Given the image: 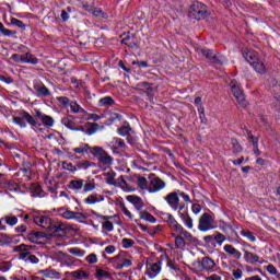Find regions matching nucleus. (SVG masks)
<instances>
[{"instance_id": "nucleus-7", "label": "nucleus", "mask_w": 280, "mask_h": 280, "mask_svg": "<svg viewBox=\"0 0 280 280\" xmlns=\"http://www.w3.org/2000/svg\"><path fill=\"white\" fill-rule=\"evenodd\" d=\"M20 115L21 117L13 116V124H16L20 128H27V124H30V126H36V119H34V116H31L30 113L23 110ZM25 121H27V124H25Z\"/></svg>"}, {"instance_id": "nucleus-4", "label": "nucleus", "mask_w": 280, "mask_h": 280, "mask_svg": "<svg viewBox=\"0 0 280 280\" xmlns=\"http://www.w3.org/2000/svg\"><path fill=\"white\" fill-rule=\"evenodd\" d=\"M188 16L196 21H202L207 16V5L202 2H194L189 8Z\"/></svg>"}, {"instance_id": "nucleus-58", "label": "nucleus", "mask_w": 280, "mask_h": 280, "mask_svg": "<svg viewBox=\"0 0 280 280\" xmlns=\"http://www.w3.org/2000/svg\"><path fill=\"white\" fill-rule=\"evenodd\" d=\"M11 25H15V27H20V30H25V23L16 18L11 19Z\"/></svg>"}, {"instance_id": "nucleus-37", "label": "nucleus", "mask_w": 280, "mask_h": 280, "mask_svg": "<svg viewBox=\"0 0 280 280\" xmlns=\"http://www.w3.org/2000/svg\"><path fill=\"white\" fill-rule=\"evenodd\" d=\"M139 215L140 220H144V222H150L151 224H154L156 222V218H154V215H152L148 211H140Z\"/></svg>"}, {"instance_id": "nucleus-18", "label": "nucleus", "mask_w": 280, "mask_h": 280, "mask_svg": "<svg viewBox=\"0 0 280 280\" xmlns=\"http://www.w3.org/2000/svg\"><path fill=\"white\" fill-rule=\"evenodd\" d=\"M44 237H47V234L45 232H38V231H32L26 235V240L31 242L32 244H38Z\"/></svg>"}, {"instance_id": "nucleus-47", "label": "nucleus", "mask_w": 280, "mask_h": 280, "mask_svg": "<svg viewBox=\"0 0 280 280\" xmlns=\"http://www.w3.org/2000/svg\"><path fill=\"white\" fill-rule=\"evenodd\" d=\"M10 244H12V237L0 234V246H10Z\"/></svg>"}, {"instance_id": "nucleus-42", "label": "nucleus", "mask_w": 280, "mask_h": 280, "mask_svg": "<svg viewBox=\"0 0 280 280\" xmlns=\"http://www.w3.org/2000/svg\"><path fill=\"white\" fill-rule=\"evenodd\" d=\"M42 124L46 126L47 128H54V117L44 115L42 118Z\"/></svg>"}, {"instance_id": "nucleus-29", "label": "nucleus", "mask_w": 280, "mask_h": 280, "mask_svg": "<svg viewBox=\"0 0 280 280\" xmlns=\"http://www.w3.org/2000/svg\"><path fill=\"white\" fill-rule=\"evenodd\" d=\"M22 65H38V58L31 52H26L22 55Z\"/></svg>"}, {"instance_id": "nucleus-35", "label": "nucleus", "mask_w": 280, "mask_h": 280, "mask_svg": "<svg viewBox=\"0 0 280 280\" xmlns=\"http://www.w3.org/2000/svg\"><path fill=\"white\" fill-rule=\"evenodd\" d=\"M172 237H174L175 240L176 248H179L180 250H183V248L187 246V242L184 240V237L180 234L175 235L174 233H172Z\"/></svg>"}, {"instance_id": "nucleus-33", "label": "nucleus", "mask_w": 280, "mask_h": 280, "mask_svg": "<svg viewBox=\"0 0 280 280\" xmlns=\"http://www.w3.org/2000/svg\"><path fill=\"white\" fill-rule=\"evenodd\" d=\"M83 128L86 129L83 132H85V135L91 136V135H95V132L100 130V125L96 122H86Z\"/></svg>"}, {"instance_id": "nucleus-45", "label": "nucleus", "mask_w": 280, "mask_h": 280, "mask_svg": "<svg viewBox=\"0 0 280 280\" xmlns=\"http://www.w3.org/2000/svg\"><path fill=\"white\" fill-rule=\"evenodd\" d=\"M89 167H95V163L83 161L77 164V170H89Z\"/></svg>"}, {"instance_id": "nucleus-9", "label": "nucleus", "mask_w": 280, "mask_h": 280, "mask_svg": "<svg viewBox=\"0 0 280 280\" xmlns=\"http://www.w3.org/2000/svg\"><path fill=\"white\" fill-rule=\"evenodd\" d=\"M161 268H162L161 261H156V262L147 261L144 275H147L149 279H156V277L161 275Z\"/></svg>"}, {"instance_id": "nucleus-61", "label": "nucleus", "mask_w": 280, "mask_h": 280, "mask_svg": "<svg viewBox=\"0 0 280 280\" xmlns=\"http://www.w3.org/2000/svg\"><path fill=\"white\" fill-rule=\"evenodd\" d=\"M10 268H12V262H10V261H4L0 265L1 272H8V271H10Z\"/></svg>"}, {"instance_id": "nucleus-27", "label": "nucleus", "mask_w": 280, "mask_h": 280, "mask_svg": "<svg viewBox=\"0 0 280 280\" xmlns=\"http://www.w3.org/2000/svg\"><path fill=\"white\" fill-rule=\"evenodd\" d=\"M50 235L56 233H67V225L65 223H51V228L49 230Z\"/></svg>"}, {"instance_id": "nucleus-36", "label": "nucleus", "mask_w": 280, "mask_h": 280, "mask_svg": "<svg viewBox=\"0 0 280 280\" xmlns=\"http://www.w3.org/2000/svg\"><path fill=\"white\" fill-rule=\"evenodd\" d=\"M93 148H91V145L86 144V143H81L79 147L73 148L72 152H74L75 154H86V152H91Z\"/></svg>"}, {"instance_id": "nucleus-6", "label": "nucleus", "mask_w": 280, "mask_h": 280, "mask_svg": "<svg viewBox=\"0 0 280 280\" xmlns=\"http://www.w3.org/2000/svg\"><path fill=\"white\" fill-rule=\"evenodd\" d=\"M213 229H215V220L211 214L203 213L199 219L198 230L205 233Z\"/></svg>"}, {"instance_id": "nucleus-46", "label": "nucleus", "mask_w": 280, "mask_h": 280, "mask_svg": "<svg viewBox=\"0 0 280 280\" xmlns=\"http://www.w3.org/2000/svg\"><path fill=\"white\" fill-rule=\"evenodd\" d=\"M116 176H117V173H115V172L106 173L107 185H117V182L115 180Z\"/></svg>"}, {"instance_id": "nucleus-32", "label": "nucleus", "mask_w": 280, "mask_h": 280, "mask_svg": "<svg viewBox=\"0 0 280 280\" xmlns=\"http://www.w3.org/2000/svg\"><path fill=\"white\" fill-rule=\"evenodd\" d=\"M252 67L256 71V73H259L260 75L266 74V71H268V69H266V65H264V61H261V59H258L256 62H254Z\"/></svg>"}, {"instance_id": "nucleus-20", "label": "nucleus", "mask_w": 280, "mask_h": 280, "mask_svg": "<svg viewBox=\"0 0 280 280\" xmlns=\"http://www.w3.org/2000/svg\"><path fill=\"white\" fill-rule=\"evenodd\" d=\"M176 233L177 235L183 236L185 242H188V244H198V238L189 233V231L185 230V228L182 226V229Z\"/></svg>"}, {"instance_id": "nucleus-28", "label": "nucleus", "mask_w": 280, "mask_h": 280, "mask_svg": "<svg viewBox=\"0 0 280 280\" xmlns=\"http://www.w3.org/2000/svg\"><path fill=\"white\" fill-rule=\"evenodd\" d=\"M223 250L226 252L228 255L235 257V259H242V252L237 250L235 247H233V245H224Z\"/></svg>"}, {"instance_id": "nucleus-11", "label": "nucleus", "mask_w": 280, "mask_h": 280, "mask_svg": "<svg viewBox=\"0 0 280 280\" xmlns=\"http://www.w3.org/2000/svg\"><path fill=\"white\" fill-rule=\"evenodd\" d=\"M199 266L202 272H215L218 268V264L215 262V260H213V258L209 256L203 257L199 262Z\"/></svg>"}, {"instance_id": "nucleus-10", "label": "nucleus", "mask_w": 280, "mask_h": 280, "mask_svg": "<svg viewBox=\"0 0 280 280\" xmlns=\"http://www.w3.org/2000/svg\"><path fill=\"white\" fill-rule=\"evenodd\" d=\"M62 126L74 132H84V126L78 125L73 116H67L61 119Z\"/></svg>"}, {"instance_id": "nucleus-40", "label": "nucleus", "mask_w": 280, "mask_h": 280, "mask_svg": "<svg viewBox=\"0 0 280 280\" xmlns=\"http://www.w3.org/2000/svg\"><path fill=\"white\" fill-rule=\"evenodd\" d=\"M68 253H70V255H74V257H84V255H86V250L80 247H71L68 249Z\"/></svg>"}, {"instance_id": "nucleus-48", "label": "nucleus", "mask_w": 280, "mask_h": 280, "mask_svg": "<svg viewBox=\"0 0 280 280\" xmlns=\"http://www.w3.org/2000/svg\"><path fill=\"white\" fill-rule=\"evenodd\" d=\"M4 221L9 226H16L19 224V219L12 215H5Z\"/></svg>"}, {"instance_id": "nucleus-2", "label": "nucleus", "mask_w": 280, "mask_h": 280, "mask_svg": "<svg viewBox=\"0 0 280 280\" xmlns=\"http://www.w3.org/2000/svg\"><path fill=\"white\" fill-rule=\"evenodd\" d=\"M197 55L199 58H206L210 62H213L214 65H223V62H226V59L222 55H218L215 50L211 49H205V48H197L196 49Z\"/></svg>"}, {"instance_id": "nucleus-56", "label": "nucleus", "mask_w": 280, "mask_h": 280, "mask_svg": "<svg viewBox=\"0 0 280 280\" xmlns=\"http://www.w3.org/2000/svg\"><path fill=\"white\" fill-rule=\"evenodd\" d=\"M63 170H67L68 172H72V174H75L78 172V166H74L72 163L65 162L62 164Z\"/></svg>"}, {"instance_id": "nucleus-31", "label": "nucleus", "mask_w": 280, "mask_h": 280, "mask_svg": "<svg viewBox=\"0 0 280 280\" xmlns=\"http://www.w3.org/2000/svg\"><path fill=\"white\" fill-rule=\"evenodd\" d=\"M244 259L247 261V264H259V255L253 254L252 252L245 250L244 253Z\"/></svg>"}, {"instance_id": "nucleus-5", "label": "nucleus", "mask_w": 280, "mask_h": 280, "mask_svg": "<svg viewBox=\"0 0 280 280\" xmlns=\"http://www.w3.org/2000/svg\"><path fill=\"white\" fill-rule=\"evenodd\" d=\"M230 89L240 106L242 108H246V96L244 95V92H242V86L240 83L235 80L230 81Z\"/></svg>"}, {"instance_id": "nucleus-62", "label": "nucleus", "mask_w": 280, "mask_h": 280, "mask_svg": "<svg viewBox=\"0 0 280 280\" xmlns=\"http://www.w3.org/2000/svg\"><path fill=\"white\" fill-rule=\"evenodd\" d=\"M0 32L3 34V36H12V34H15V32L5 28V26L1 22H0Z\"/></svg>"}, {"instance_id": "nucleus-8", "label": "nucleus", "mask_w": 280, "mask_h": 280, "mask_svg": "<svg viewBox=\"0 0 280 280\" xmlns=\"http://www.w3.org/2000/svg\"><path fill=\"white\" fill-rule=\"evenodd\" d=\"M166 184L161 177H153L149 180L148 191L149 194H159V191H163L165 189Z\"/></svg>"}, {"instance_id": "nucleus-16", "label": "nucleus", "mask_w": 280, "mask_h": 280, "mask_svg": "<svg viewBox=\"0 0 280 280\" xmlns=\"http://www.w3.org/2000/svg\"><path fill=\"white\" fill-rule=\"evenodd\" d=\"M178 218L182 220L184 226L191 231L194 229V219L189 215V212L185 210L184 212H177Z\"/></svg>"}, {"instance_id": "nucleus-22", "label": "nucleus", "mask_w": 280, "mask_h": 280, "mask_svg": "<svg viewBox=\"0 0 280 280\" xmlns=\"http://www.w3.org/2000/svg\"><path fill=\"white\" fill-rule=\"evenodd\" d=\"M42 277H46V279H60L62 275L55 269H44L39 271Z\"/></svg>"}, {"instance_id": "nucleus-19", "label": "nucleus", "mask_w": 280, "mask_h": 280, "mask_svg": "<svg viewBox=\"0 0 280 280\" xmlns=\"http://www.w3.org/2000/svg\"><path fill=\"white\" fill-rule=\"evenodd\" d=\"M61 215L65 220H84L86 218V214L82 212H73L70 210H66Z\"/></svg>"}, {"instance_id": "nucleus-17", "label": "nucleus", "mask_w": 280, "mask_h": 280, "mask_svg": "<svg viewBox=\"0 0 280 280\" xmlns=\"http://www.w3.org/2000/svg\"><path fill=\"white\" fill-rule=\"evenodd\" d=\"M127 200H128V202H131V205L135 207L136 211H141L145 207L143 199H141V197H139V196L129 195V196H127Z\"/></svg>"}, {"instance_id": "nucleus-34", "label": "nucleus", "mask_w": 280, "mask_h": 280, "mask_svg": "<svg viewBox=\"0 0 280 280\" xmlns=\"http://www.w3.org/2000/svg\"><path fill=\"white\" fill-rule=\"evenodd\" d=\"M118 186L122 189V191H126L127 194L135 191V187H132L130 184H127L124 176L118 178Z\"/></svg>"}, {"instance_id": "nucleus-38", "label": "nucleus", "mask_w": 280, "mask_h": 280, "mask_svg": "<svg viewBox=\"0 0 280 280\" xmlns=\"http://www.w3.org/2000/svg\"><path fill=\"white\" fill-rule=\"evenodd\" d=\"M265 270H267V272L269 275H271L272 277H276L277 280H280L279 269H277V267H275V265L270 264V265L265 266Z\"/></svg>"}, {"instance_id": "nucleus-13", "label": "nucleus", "mask_w": 280, "mask_h": 280, "mask_svg": "<svg viewBox=\"0 0 280 280\" xmlns=\"http://www.w3.org/2000/svg\"><path fill=\"white\" fill-rule=\"evenodd\" d=\"M110 264H116L118 270H121L122 268H129V266H132V260L126 258L122 254H118L117 256L110 258Z\"/></svg>"}, {"instance_id": "nucleus-51", "label": "nucleus", "mask_w": 280, "mask_h": 280, "mask_svg": "<svg viewBox=\"0 0 280 280\" xmlns=\"http://www.w3.org/2000/svg\"><path fill=\"white\" fill-rule=\"evenodd\" d=\"M231 143L234 154H240V152H242V145L240 144V142L235 139H232Z\"/></svg>"}, {"instance_id": "nucleus-44", "label": "nucleus", "mask_w": 280, "mask_h": 280, "mask_svg": "<svg viewBox=\"0 0 280 280\" xmlns=\"http://www.w3.org/2000/svg\"><path fill=\"white\" fill-rule=\"evenodd\" d=\"M95 182H83V191L89 194V191H95Z\"/></svg>"}, {"instance_id": "nucleus-3", "label": "nucleus", "mask_w": 280, "mask_h": 280, "mask_svg": "<svg viewBox=\"0 0 280 280\" xmlns=\"http://www.w3.org/2000/svg\"><path fill=\"white\" fill-rule=\"evenodd\" d=\"M14 253H20V258L23 259V261H28V264H38L40 259L38 257L32 255L28 253V250H32V246L21 244L13 248Z\"/></svg>"}, {"instance_id": "nucleus-60", "label": "nucleus", "mask_w": 280, "mask_h": 280, "mask_svg": "<svg viewBox=\"0 0 280 280\" xmlns=\"http://www.w3.org/2000/svg\"><path fill=\"white\" fill-rule=\"evenodd\" d=\"M85 261L86 264H97L98 259L97 256L95 254H90L85 257Z\"/></svg>"}, {"instance_id": "nucleus-39", "label": "nucleus", "mask_w": 280, "mask_h": 280, "mask_svg": "<svg viewBox=\"0 0 280 280\" xmlns=\"http://www.w3.org/2000/svg\"><path fill=\"white\" fill-rule=\"evenodd\" d=\"M71 277H73L74 279H89L90 273L88 271L84 270H75L71 272Z\"/></svg>"}, {"instance_id": "nucleus-43", "label": "nucleus", "mask_w": 280, "mask_h": 280, "mask_svg": "<svg viewBox=\"0 0 280 280\" xmlns=\"http://www.w3.org/2000/svg\"><path fill=\"white\" fill-rule=\"evenodd\" d=\"M115 101L110 96H105L98 101V106H113Z\"/></svg>"}, {"instance_id": "nucleus-41", "label": "nucleus", "mask_w": 280, "mask_h": 280, "mask_svg": "<svg viewBox=\"0 0 280 280\" xmlns=\"http://www.w3.org/2000/svg\"><path fill=\"white\" fill-rule=\"evenodd\" d=\"M94 277L95 279H110V273H108V271L102 268H96V272Z\"/></svg>"}, {"instance_id": "nucleus-14", "label": "nucleus", "mask_w": 280, "mask_h": 280, "mask_svg": "<svg viewBox=\"0 0 280 280\" xmlns=\"http://www.w3.org/2000/svg\"><path fill=\"white\" fill-rule=\"evenodd\" d=\"M165 202L173 209V211H178V206L180 205V198H178V191L170 192L165 198Z\"/></svg>"}, {"instance_id": "nucleus-59", "label": "nucleus", "mask_w": 280, "mask_h": 280, "mask_svg": "<svg viewBox=\"0 0 280 280\" xmlns=\"http://www.w3.org/2000/svg\"><path fill=\"white\" fill-rule=\"evenodd\" d=\"M148 185H149V182L145 177H139L138 178V186L140 187V189H147L148 190Z\"/></svg>"}, {"instance_id": "nucleus-24", "label": "nucleus", "mask_w": 280, "mask_h": 280, "mask_svg": "<svg viewBox=\"0 0 280 280\" xmlns=\"http://www.w3.org/2000/svg\"><path fill=\"white\" fill-rule=\"evenodd\" d=\"M243 58H245V60L247 62H249L252 67H253L254 62H257L259 60V57L257 56V51H255V50L244 51Z\"/></svg>"}, {"instance_id": "nucleus-26", "label": "nucleus", "mask_w": 280, "mask_h": 280, "mask_svg": "<svg viewBox=\"0 0 280 280\" xmlns=\"http://www.w3.org/2000/svg\"><path fill=\"white\" fill-rule=\"evenodd\" d=\"M167 222L170 229L175 233H177L183 228V225L178 223V221H176V218H174V215L172 214H167Z\"/></svg>"}, {"instance_id": "nucleus-64", "label": "nucleus", "mask_w": 280, "mask_h": 280, "mask_svg": "<svg viewBox=\"0 0 280 280\" xmlns=\"http://www.w3.org/2000/svg\"><path fill=\"white\" fill-rule=\"evenodd\" d=\"M232 276L234 277V279L240 280L242 279V277H244V271H242V269L233 270Z\"/></svg>"}, {"instance_id": "nucleus-57", "label": "nucleus", "mask_w": 280, "mask_h": 280, "mask_svg": "<svg viewBox=\"0 0 280 280\" xmlns=\"http://www.w3.org/2000/svg\"><path fill=\"white\" fill-rule=\"evenodd\" d=\"M197 110L199 113V119L201 124H207V116L205 115V106H199Z\"/></svg>"}, {"instance_id": "nucleus-49", "label": "nucleus", "mask_w": 280, "mask_h": 280, "mask_svg": "<svg viewBox=\"0 0 280 280\" xmlns=\"http://www.w3.org/2000/svg\"><path fill=\"white\" fill-rule=\"evenodd\" d=\"M108 218L110 217H103V220H105V222L103 223V229L104 231L110 233V231H113L115 226L113 225V222L108 221Z\"/></svg>"}, {"instance_id": "nucleus-1", "label": "nucleus", "mask_w": 280, "mask_h": 280, "mask_svg": "<svg viewBox=\"0 0 280 280\" xmlns=\"http://www.w3.org/2000/svg\"><path fill=\"white\" fill-rule=\"evenodd\" d=\"M91 154L95 156L98 161V167L106 172V170H110L113 167L114 159L104 150L102 147H92Z\"/></svg>"}, {"instance_id": "nucleus-53", "label": "nucleus", "mask_w": 280, "mask_h": 280, "mask_svg": "<svg viewBox=\"0 0 280 280\" xmlns=\"http://www.w3.org/2000/svg\"><path fill=\"white\" fill-rule=\"evenodd\" d=\"M217 234L214 235V242H217V244H219V246H222V244H224V242H226V236H224V234L220 233V232H215Z\"/></svg>"}, {"instance_id": "nucleus-23", "label": "nucleus", "mask_w": 280, "mask_h": 280, "mask_svg": "<svg viewBox=\"0 0 280 280\" xmlns=\"http://www.w3.org/2000/svg\"><path fill=\"white\" fill-rule=\"evenodd\" d=\"M34 91H36L37 97H49L51 95V92H49V89L45 84H35Z\"/></svg>"}, {"instance_id": "nucleus-54", "label": "nucleus", "mask_w": 280, "mask_h": 280, "mask_svg": "<svg viewBox=\"0 0 280 280\" xmlns=\"http://www.w3.org/2000/svg\"><path fill=\"white\" fill-rule=\"evenodd\" d=\"M121 246L122 248H132L135 246V242L132 238H122Z\"/></svg>"}, {"instance_id": "nucleus-55", "label": "nucleus", "mask_w": 280, "mask_h": 280, "mask_svg": "<svg viewBox=\"0 0 280 280\" xmlns=\"http://www.w3.org/2000/svg\"><path fill=\"white\" fill-rule=\"evenodd\" d=\"M57 102H59L60 106H63L65 108L71 104V101H69L67 96H58Z\"/></svg>"}, {"instance_id": "nucleus-21", "label": "nucleus", "mask_w": 280, "mask_h": 280, "mask_svg": "<svg viewBox=\"0 0 280 280\" xmlns=\"http://www.w3.org/2000/svg\"><path fill=\"white\" fill-rule=\"evenodd\" d=\"M85 205H97V202H104V196L97 192L89 195L88 198L83 200Z\"/></svg>"}, {"instance_id": "nucleus-15", "label": "nucleus", "mask_w": 280, "mask_h": 280, "mask_svg": "<svg viewBox=\"0 0 280 280\" xmlns=\"http://www.w3.org/2000/svg\"><path fill=\"white\" fill-rule=\"evenodd\" d=\"M68 189H71V191H74V194H80V191L84 189V179L82 178L71 179L68 184Z\"/></svg>"}, {"instance_id": "nucleus-52", "label": "nucleus", "mask_w": 280, "mask_h": 280, "mask_svg": "<svg viewBox=\"0 0 280 280\" xmlns=\"http://www.w3.org/2000/svg\"><path fill=\"white\" fill-rule=\"evenodd\" d=\"M130 132H132V128H130V126H122L118 129V135H120L121 137H127V135H130Z\"/></svg>"}, {"instance_id": "nucleus-50", "label": "nucleus", "mask_w": 280, "mask_h": 280, "mask_svg": "<svg viewBox=\"0 0 280 280\" xmlns=\"http://www.w3.org/2000/svg\"><path fill=\"white\" fill-rule=\"evenodd\" d=\"M241 235H243V237H246L249 242H257V237H255V233L250 231L243 230L241 232Z\"/></svg>"}, {"instance_id": "nucleus-30", "label": "nucleus", "mask_w": 280, "mask_h": 280, "mask_svg": "<svg viewBox=\"0 0 280 280\" xmlns=\"http://www.w3.org/2000/svg\"><path fill=\"white\" fill-rule=\"evenodd\" d=\"M69 107L74 115H86V110L75 101H71Z\"/></svg>"}, {"instance_id": "nucleus-63", "label": "nucleus", "mask_w": 280, "mask_h": 280, "mask_svg": "<svg viewBox=\"0 0 280 280\" xmlns=\"http://www.w3.org/2000/svg\"><path fill=\"white\" fill-rule=\"evenodd\" d=\"M10 185V182L5 179V175L0 173V189H4V187H8Z\"/></svg>"}, {"instance_id": "nucleus-25", "label": "nucleus", "mask_w": 280, "mask_h": 280, "mask_svg": "<svg viewBox=\"0 0 280 280\" xmlns=\"http://www.w3.org/2000/svg\"><path fill=\"white\" fill-rule=\"evenodd\" d=\"M109 148L112 150H124V148H126V142L120 138H113L109 141Z\"/></svg>"}, {"instance_id": "nucleus-12", "label": "nucleus", "mask_w": 280, "mask_h": 280, "mask_svg": "<svg viewBox=\"0 0 280 280\" xmlns=\"http://www.w3.org/2000/svg\"><path fill=\"white\" fill-rule=\"evenodd\" d=\"M33 222H34V224H36L37 226H40L42 229H45L49 233L54 221H51V218H49V217L34 215Z\"/></svg>"}]
</instances>
